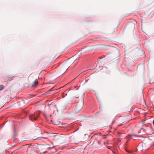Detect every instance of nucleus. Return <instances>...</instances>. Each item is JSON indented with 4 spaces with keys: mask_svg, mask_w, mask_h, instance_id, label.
Segmentation results:
<instances>
[{
    "mask_svg": "<svg viewBox=\"0 0 154 154\" xmlns=\"http://www.w3.org/2000/svg\"><path fill=\"white\" fill-rule=\"evenodd\" d=\"M44 138V139H45L46 138V137H37V138H34L33 139V140H37V139H38L39 138Z\"/></svg>",
    "mask_w": 154,
    "mask_h": 154,
    "instance_id": "10",
    "label": "nucleus"
},
{
    "mask_svg": "<svg viewBox=\"0 0 154 154\" xmlns=\"http://www.w3.org/2000/svg\"><path fill=\"white\" fill-rule=\"evenodd\" d=\"M121 125H119V126H120Z\"/></svg>",
    "mask_w": 154,
    "mask_h": 154,
    "instance_id": "15",
    "label": "nucleus"
},
{
    "mask_svg": "<svg viewBox=\"0 0 154 154\" xmlns=\"http://www.w3.org/2000/svg\"><path fill=\"white\" fill-rule=\"evenodd\" d=\"M151 129V127L150 126H147L145 129L143 128H141L138 131V133H140L142 132V131H143L145 133L148 134Z\"/></svg>",
    "mask_w": 154,
    "mask_h": 154,
    "instance_id": "3",
    "label": "nucleus"
},
{
    "mask_svg": "<svg viewBox=\"0 0 154 154\" xmlns=\"http://www.w3.org/2000/svg\"><path fill=\"white\" fill-rule=\"evenodd\" d=\"M38 83V80L37 79H36L35 80L34 82L32 83V86L33 87L35 86Z\"/></svg>",
    "mask_w": 154,
    "mask_h": 154,
    "instance_id": "6",
    "label": "nucleus"
},
{
    "mask_svg": "<svg viewBox=\"0 0 154 154\" xmlns=\"http://www.w3.org/2000/svg\"><path fill=\"white\" fill-rule=\"evenodd\" d=\"M51 122H53L52 121V120H51Z\"/></svg>",
    "mask_w": 154,
    "mask_h": 154,
    "instance_id": "14",
    "label": "nucleus"
},
{
    "mask_svg": "<svg viewBox=\"0 0 154 154\" xmlns=\"http://www.w3.org/2000/svg\"><path fill=\"white\" fill-rule=\"evenodd\" d=\"M4 88V86L3 85H0V91L2 90Z\"/></svg>",
    "mask_w": 154,
    "mask_h": 154,
    "instance_id": "9",
    "label": "nucleus"
},
{
    "mask_svg": "<svg viewBox=\"0 0 154 154\" xmlns=\"http://www.w3.org/2000/svg\"><path fill=\"white\" fill-rule=\"evenodd\" d=\"M67 107V105H65L63 106H61V110H64Z\"/></svg>",
    "mask_w": 154,
    "mask_h": 154,
    "instance_id": "7",
    "label": "nucleus"
},
{
    "mask_svg": "<svg viewBox=\"0 0 154 154\" xmlns=\"http://www.w3.org/2000/svg\"><path fill=\"white\" fill-rule=\"evenodd\" d=\"M84 98L83 97L80 101H79L75 106V110L78 112L80 110L83 108L84 105Z\"/></svg>",
    "mask_w": 154,
    "mask_h": 154,
    "instance_id": "1",
    "label": "nucleus"
},
{
    "mask_svg": "<svg viewBox=\"0 0 154 154\" xmlns=\"http://www.w3.org/2000/svg\"><path fill=\"white\" fill-rule=\"evenodd\" d=\"M128 26L130 29L131 30H134L135 27V24L132 22H130L128 24Z\"/></svg>",
    "mask_w": 154,
    "mask_h": 154,
    "instance_id": "5",
    "label": "nucleus"
},
{
    "mask_svg": "<svg viewBox=\"0 0 154 154\" xmlns=\"http://www.w3.org/2000/svg\"><path fill=\"white\" fill-rule=\"evenodd\" d=\"M126 137L127 139H137V138L139 137V136L134 134H128Z\"/></svg>",
    "mask_w": 154,
    "mask_h": 154,
    "instance_id": "4",
    "label": "nucleus"
},
{
    "mask_svg": "<svg viewBox=\"0 0 154 154\" xmlns=\"http://www.w3.org/2000/svg\"><path fill=\"white\" fill-rule=\"evenodd\" d=\"M51 104H48V106H49L50 105H51Z\"/></svg>",
    "mask_w": 154,
    "mask_h": 154,
    "instance_id": "11",
    "label": "nucleus"
},
{
    "mask_svg": "<svg viewBox=\"0 0 154 154\" xmlns=\"http://www.w3.org/2000/svg\"><path fill=\"white\" fill-rule=\"evenodd\" d=\"M153 125H154V120L153 121Z\"/></svg>",
    "mask_w": 154,
    "mask_h": 154,
    "instance_id": "12",
    "label": "nucleus"
},
{
    "mask_svg": "<svg viewBox=\"0 0 154 154\" xmlns=\"http://www.w3.org/2000/svg\"><path fill=\"white\" fill-rule=\"evenodd\" d=\"M39 113L37 112L32 114L29 116V119L31 121L36 120L37 118L39 116Z\"/></svg>",
    "mask_w": 154,
    "mask_h": 154,
    "instance_id": "2",
    "label": "nucleus"
},
{
    "mask_svg": "<svg viewBox=\"0 0 154 154\" xmlns=\"http://www.w3.org/2000/svg\"><path fill=\"white\" fill-rule=\"evenodd\" d=\"M70 104H71H71H72V102H71Z\"/></svg>",
    "mask_w": 154,
    "mask_h": 154,
    "instance_id": "13",
    "label": "nucleus"
},
{
    "mask_svg": "<svg viewBox=\"0 0 154 154\" xmlns=\"http://www.w3.org/2000/svg\"><path fill=\"white\" fill-rule=\"evenodd\" d=\"M60 122H57V123H56V122H53V124L54 125H59L60 124Z\"/></svg>",
    "mask_w": 154,
    "mask_h": 154,
    "instance_id": "8",
    "label": "nucleus"
}]
</instances>
